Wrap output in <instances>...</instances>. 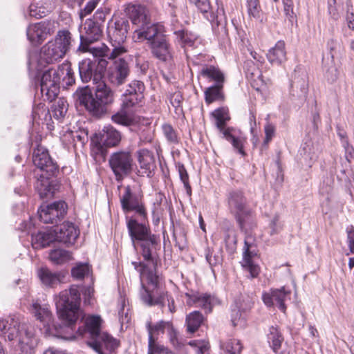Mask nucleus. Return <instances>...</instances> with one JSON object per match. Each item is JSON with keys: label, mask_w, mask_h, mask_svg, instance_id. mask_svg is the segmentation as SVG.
<instances>
[{"label": "nucleus", "mask_w": 354, "mask_h": 354, "mask_svg": "<svg viewBox=\"0 0 354 354\" xmlns=\"http://www.w3.org/2000/svg\"><path fill=\"white\" fill-rule=\"evenodd\" d=\"M48 10L45 8L38 7L35 4H31L28 8V13L31 17L40 19L46 16Z\"/></svg>", "instance_id": "bf43d9fd"}, {"label": "nucleus", "mask_w": 354, "mask_h": 354, "mask_svg": "<svg viewBox=\"0 0 354 354\" xmlns=\"http://www.w3.org/2000/svg\"><path fill=\"white\" fill-rule=\"evenodd\" d=\"M177 41L185 50L188 48H195L198 44V36L188 30H180L175 31Z\"/></svg>", "instance_id": "72a5a7b5"}, {"label": "nucleus", "mask_w": 354, "mask_h": 354, "mask_svg": "<svg viewBox=\"0 0 354 354\" xmlns=\"http://www.w3.org/2000/svg\"><path fill=\"white\" fill-rule=\"evenodd\" d=\"M253 248L251 244H249L248 241H245L241 263L245 270L250 273L251 278H256L259 274L260 268L252 261V258L257 255Z\"/></svg>", "instance_id": "bb28decb"}, {"label": "nucleus", "mask_w": 354, "mask_h": 354, "mask_svg": "<svg viewBox=\"0 0 354 354\" xmlns=\"http://www.w3.org/2000/svg\"><path fill=\"white\" fill-rule=\"evenodd\" d=\"M248 12L250 17L262 21V10L259 0H246Z\"/></svg>", "instance_id": "a18cd8bd"}, {"label": "nucleus", "mask_w": 354, "mask_h": 354, "mask_svg": "<svg viewBox=\"0 0 354 354\" xmlns=\"http://www.w3.org/2000/svg\"><path fill=\"white\" fill-rule=\"evenodd\" d=\"M108 62L94 55V58L85 59L79 63V73L84 83L91 81L97 84L94 92L88 86L79 88L74 93L76 101L93 115L100 117L107 111L114 101V93L104 82H101Z\"/></svg>", "instance_id": "f257e3e1"}, {"label": "nucleus", "mask_w": 354, "mask_h": 354, "mask_svg": "<svg viewBox=\"0 0 354 354\" xmlns=\"http://www.w3.org/2000/svg\"><path fill=\"white\" fill-rule=\"evenodd\" d=\"M268 342L271 344L273 350L277 351L281 346L283 338L277 328L272 326L268 335Z\"/></svg>", "instance_id": "49530a36"}, {"label": "nucleus", "mask_w": 354, "mask_h": 354, "mask_svg": "<svg viewBox=\"0 0 354 354\" xmlns=\"http://www.w3.org/2000/svg\"><path fill=\"white\" fill-rule=\"evenodd\" d=\"M121 140V136L118 131L111 126L104 127L100 133V144L109 147L117 146Z\"/></svg>", "instance_id": "2f4dec72"}, {"label": "nucleus", "mask_w": 354, "mask_h": 354, "mask_svg": "<svg viewBox=\"0 0 354 354\" xmlns=\"http://www.w3.org/2000/svg\"><path fill=\"white\" fill-rule=\"evenodd\" d=\"M240 230L248 232L257 226V219L254 212L250 207L234 216Z\"/></svg>", "instance_id": "cd10ccee"}, {"label": "nucleus", "mask_w": 354, "mask_h": 354, "mask_svg": "<svg viewBox=\"0 0 354 354\" xmlns=\"http://www.w3.org/2000/svg\"><path fill=\"white\" fill-rule=\"evenodd\" d=\"M221 346L225 354H240L242 350V346L238 339H230Z\"/></svg>", "instance_id": "de8ad7c7"}, {"label": "nucleus", "mask_w": 354, "mask_h": 354, "mask_svg": "<svg viewBox=\"0 0 354 354\" xmlns=\"http://www.w3.org/2000/svg\"><path fill=\"white\" fill-rule=\"evenodd\" d=\"M324 77L328 82L334 83L338 78V71L335 64L330 62L328 65H324Z\"/></svg>", "instance_id": "8fccbe9b"}, {"label": "nucleus", "mask_w": 354, "mask_h": 354, "mask_svg": "<svg viewBox=\"0 0 354 354\" xmlns=\"http://www.w3.org/2000/svg\"><path fill=\"white\" fill-rule=\"evenodd\" d=\"M121 207L124 213L135 212L138 216L144 219L147 216V209L142 196L133 193L129 185L124 188L122 195L120 196Z\"/></svg>", "instance_id": "f8f14e48"}, {"label": "nucleus", "mask_w": 354, "mask_h": 354, "mask_svg": "<svg viewBox=\"0 0 354 354\" xmlns=\"http://www.w3.org/2000/svg\"><path fill=\"white\" fill-rule=\"evenodd\" d=\"M50 22L42 21L41 22L31 24L27 29V37L34 44L42 43L48 35H50Z\"/></svg>", "instance_id": "5701e85b"}, {"label": "nucleus", "mask_w": 354, "mask_h": 354, "mask_svg": "<svg viewBox=\"0 0 354 354\" xmlns=\"http://www.w3.org/2000/svg\"><path fill=\"white\" fill-rule=\"evenodd\" d=\"M147 328L148 330L149 335L154 336L158 333H164L165 329H167L170 331H174V327L172 323L170 322H166L161 320L154 325H152L150 322L147 324Z\"/></svg>", "instance_id": "79ce46f5"}, {"label": "nucleus", "mask_w": 354, "mask_h": 354, "mask_svg": "<svg viewBox=\"0 0 354 354\" xmlns=\"http://www.w3.org/2000/svg\"><path fill=\"white\" fill-rule=\"evenodd\" d=\"M333 192V181L328 180L326 183L323 182V184L320 186L319 193L324 196H326L328 200L332 196Z\"/></svg>", "instance_id": "e2e57ef3"}, {"label": "nucleus", "mask_w": 354, "mask_h": 354, "mask_svg": "<svg viewBox=\"0 0 354 354\" xmlns=\"http://www.w3.org/2000/svg\"><path fill=\"white\" fill-rule=\"evenodd\" d=\"M191 3H194L205 17L212 23L213 30L218 39L225 41L227 39L228 33L223 6L220 7L217 3L216 15H215L210 11L212 8L209 0H195Z\"/></svg>", "instance_id": "1a4fd4ad"}, {"label": "nucleus", "mask_w": 354, "mask_h": 354, "mask_svg": "<svg viewBox=\"0 0 354 354\" xmlns=\"http://www.w3.org/2000/svg\"><path fill=\"white\" fill-rule=\"evenodd\" d=\"M284 12L289 21H292L296 19V13L294 11V5L292 0H282Z\"/></svg>", "instance_id": "052dcab7"}, {"label": "nucleus", "mask_w": 354, "mask_h": 354, "mask_svg": "<svg viewBox=\"0 0 354 354\" xmlns=\"http://www.w3.org/2000/svg\"><path fill=\"white\" fill-rule=\"evenodd\" d=\"M118 45V46H115L113 50L110 51L109 48L103 44L101 48H93V55L101 57L102 58L107 57L109 59H115L117 57L127 52L124 47L122 46L120 44Z\"/></svg>", "instance_id": "f704fd0d"}, {"label": "nucleus", "mask_w": 354, "mask_h": 354, "mask_svg": "<svg viewBox=\"0 0 354 354\" xmlns=\"http://www.w3.org/2000/svg\"><path fill=\"white\" fill-rule=\"evenodd\" d=\"M130 24L127 19H116L113 26L107 28L109 37L116 44H121L126 40Z\"/></svg>", "instance_id": "b1692460"}, {"label": "nucleus", "mask_w": 354, "mask_h": 354, "mask_svg": "<svg viewBox=\"0 0 354 354\" xmlns=\"http://www.w3.org/2000/svg\"><path fill=\"white\" fill-rule=\"evenodd\" d=\"M206 260L209 263V264L213 267L215 266L222 261V258L219 254H213L212 252L209 251L206 254Z\"/></svg>", "instance_id": "69168bd1"}, {"label": "nucleus", "mask_w": 354, "mask_h": 354, "mask_svg": "<svg viewBox=\"0 0 354 354\" xmlns=\"http://www.w3.org/2000/svg\"><path fill=\"white\" fill-rule=\"evenodd\" d=\"M224 241L226 249L232 252L236 249L237 242L235 232L233 230H227L224 236Z\"/></svg>", "instance_id": "6e6d98bb"}, {"label": "nucleus", "mask_w": 354, "mask_h": 354, "mask_svg": "<svg viewBox=\"0 0 354 354\" xmlns=\"http://www.w3.org/2000/svg\"><path fill=\"white\" fill-rule=\"evenodd\" d=\"M223 85H212L207 88L204 92L206 104H210L215 101L223 100Z\"/></svg>", "instance_id": "58836bf2"}, {"label": "nucleus", "mask_w": 354, "mask_h": 354, "mask_svg": "<svg viewBox=\"0 0 354 354\" xmlns=\"http://www.w3.org/2000/svg\"><path fill=\"white\" fill-rule=\"evenodd\" d=\"M147 220V217H140V222L133 217L127 218V227L134 248L139 247L143 259L154 263L156 251L160 248V238L152 234Z\"/></svg>", "instance_id": "f03ea898"}, {"label": "nucleus", "mask_w": 354, "mask_h": 354, "mask_svg": "<svg viewBox=\"0 0 354 354\" xmlns=\"http://www.w3.org/2000/svg\"><path fill=\"white\" fill-rule=\"evenodd\" d=\"M201 74L210 81H214V85H223L225 82V77L223 73L217 68L213 66H209L203 68Z\"/></svg>", "instance_id": "4c0bfd02"}, {"label": "nucleus", "mask_w": 354, "mask_h": 354, "mask_svg": "<svg viewBox=\"0 0 354 354\" xmlns=\"http://www.w3.org/2000/svg\"><path fill=\"white\" fill-rule=\"evenodd\" d=\"M30 310L37 320L43 323L44 326L50 324L52 314L48 305L41 304L37 301L32 303Z\"/></svg>", "instance_id": "7c9ffc66"}, {"label": "nucleus", "mask_w": 354, "mask_h": 354, "mask_svg": "<svg viewBox=\"0 0 354 354\" xmlns=\"http://www.w3.org/2000/svg\"><path fill=\"white\" fill-rule=\"evenodd\" d=\"M134 268L139 271L141 279L146 277L147 281V287L142 283V290L140 297L144 303L148 306H163L165 296L167 293L162 290L159 286L158 276L156 274L155 266L153 270H149L147 266L142 262H132Z\"/></svg>", "instance_id": "39448f33"}, {"label": "nucleus", "mask_w": 354, "mask_h": 354, "mask_svg": "<svg viewBox=\"0 0 354 354\" xmlns=\"http://www.w3.org/2000/svg\"><path fill=\"white\" fill-rule=\"evenodd\" d=\"M151 54L154 57L163 62L173 60V50L166 36L154 40L149 45Z\"/></svg>", "instance_id": "4be33fe9"}, {"label": "nucleus", "mask_w": 354, "mask_h": 354, "mask_svg": "<svg viewBox=\"0 0 354 354\" xmlns=\"http://www.w3.org/2000/svg\"><path fill=\"white\" fill-rule=\"evenodd\" d=\"M308 91V76L299 67L295 69L291 79L290 93L293 96L305 98Z\"/></svg>", "instance_id": "aec40b11"}, {"label": "nucleus", "mask_w": 354, "mask_h": 354, "mask_svg": "<svg viewBox=\"0 0 354 354\" xmlns=\"http://www.w3.org/2000/svg\"><path fill=\"white\" fill-rule=\"evenodd\" d=\"M71 43V32L58 31L55 39L48 41L41 49L40 58L46 64H53L62 59L69 50Z\"/></svg>", "instance_id": "6e6552de"}, {"label": "nucleus", "mask_w": 354, "mask_h": 354, "mask_svg": "<svg viewBox=\"0 0 354 354\" xmlns=\"http://www.w3.org/2000/svg\"><path fill=\"white\" fill-rule=\"evenodd\" d=\"M163 134L167 140L170 143H177L178 142V135L171 124H164L162 126Z\"/></svg>", "instance_id": "4d7b16f0"}, {"label": "nucleus", "mask_w": 354, "mask_h": 354, "mask_svg": "<svg viewBox=\"0 0 354 354\" xmlns=\"http://www.w3.org/2000/svg\"><path fill=\"white\" fill-rule=\"evenodd\" d=\"M129 74V64L121 58L115 60L109 68L106 78L113 86L118 87L127 82Z\"/></svg>", "instance_id": "f3484780"}, {"label": "nucleus", "mask_w": 354, "mask_h": 354, "mask_svg": "<svg viewBox=\"0 0 354 354\" xmlns=\"http://www.w3.org/2000/svg\"><path fill=\"white\" fill-rule=\"evenodd\" d=\"M169 100L171 104L174 107L175 112L176 113H181L183 111L182 103L183 100L181 93L180 91H175L171 93L169 96Z\"/></svg>", "instance_id": "5fc2aeb1"}, {"label": "nucleus", "mask_w": 354, "mask_h": 354, "mask_svg": "<svg viewBox=\"0 0 354 354\" xmlns=\"http://www.w3.org/2000/svg\"><path fill=\"white\" fill-rule=\"evenodd\" d=\"M32 161L34 165L40 169V174L56 176L59 172V167L50 156L47 149L38 147L34 150Z\"/></svg>", "instance_id": "2eb2a0df"}, {"label": "nucleus", "mask_w": 354, "mask_h": 354, "mask_svg": "<svg viewBox=\"0 0 354 354\" xmlns=\"http://www.w3.org/2000/svg\"><path fill=\"white\" fill-rule=\"evenodd\" d=\"M0 336L10 342L18 338V348L22 354L31 353L37 342L32 326L21 322L16 317L0 320Z\"/></svg>", "instance_id": "7ed1b4c3"}, {"label": "nucleus", "mask_w": 354, "mask_h": 354, "mask_svg": "<svg viewBox=\"0 0 354 354\" xmlns=\"http://www.w3.org/2000/svg\"><path fill=\"white\" fill-rule=\"evenodd\" d=\"M264 131L266 137L263 141V146L266 147L270 142L272 137L274 136L275 127L272 124L267 122L264 127Z\"/></svg>", "instance_id": "0e129e2a"}, {"label": "nucleus", "mask_w": 354, "mask_h": 354, "mask_svg": "<svg viewBox=\"0 0 354 354\" xmlns=\"http://www.w3.org/2000/svg\"><path fill=\"white\" fill-rule=\"evenodd\" d=\"M55 241L54 230L53 232H39L32 238V244L35 248H46Z\"/></svg>", "instance_id": "e433bc0d"}, {"label": "nucleus", "mask_w": 354, "mask_h": 354, "mask_svg": "<svg viewBox=\"0 0 354 354\" xmlns=\"http://www.w3.org/2000/svg\"><path fill=\"white\" fill-rule=\"evenodd\" d=\"M213 116L216 119V124L219 130H223L225 128L226 122L230 119L226 112L223 109H217L213 113Z\"/></svg>", "instance_id": "864d4df0"}, {"label": "nucleus", "mask_w": 354, "mask_h": 354, "mask_svg": "<svg viewBox=\"0 0 354 354\" xmlns=\"http://www.w3.org/2000/svg\"><path fill=\"white\" fill-rule=\"evenodd\" d=\"M342 146L345 150L346 159L350 162L354 158V148L349 144L348 140L343 141Z\"/></svg>", "instance_id": "338daca9"}, {"label": "nucleus", "mask_w": 354, "mask_h": 354, "mask_svg": "<svg viewBox=\"0 0 354 354\" xmlns=\"http://www.w3.org/2000/svg\"><path fill=\"white\" fill-rule=\"evenodd\" d=\"M38 277L44 286L50 288L59 284L64 278L61 272H53L47 268H41L38 270Z\"/></svg>", "instance_id": "c756f323"}, {"label": "nucleus", "mask_w": 354, "mask_h": 354, "mask_svg": "<svg viewBox=\"0 0 354 354\" xmlns=\"http://www.w3.org/2000/svg\"><path fill=\"white\" fill-rule=\"evenodd\" d=\"M67 204L63 201H56L46 205H41L38 210L39 217L44 223L57 224L66 214Z\"/></svg>", "instance_id": "ddd939ff"}, {"label": "nucleus", "mask_w": 354, "mask_h": 354, "mask_svg": "<svg viewBox=\"0 0 354 354\" xmlns=\"http://www.w3.org/2000/svg\"><path fill=\"white\" fill-rule=\"evenodd\" d=\"M291 291L281 287V288L271 289L269 292H263L262 299L268 307H272L276 305L278 308L285 313L286 306L285 302L290 299Z\"/></svg>", "instance_id": "a211bd4d"}, {"label": "nucleus", "mask_w": 354, "mask_h": 354, "mask_svg": "<svg viewBox=\"0 0 354 354\" xmlns=\"http://www.w3.org/2000/svg\"><path fill=\"white\" fill-rule=\"evenodd\" d=\"M49 259L53 263L60 265L68 262L72 259V254L68 250L58 248L50 251Z\"/></svg>", "instance_id": "a19ab883"}, {"label": "nucleus", "mask_w": 354, "mask_h": 354, "mask_svg": "<svg viewBox=\"0 0 354 354\" xmlns=\"http://www.w3.org/2000/svg\"><path fill=\"white\" fill-rule=\"evenodd\" d=\"M228 204L230 212L234 216L249 207L246 198L240 191H232L230 193Z\"/></svg>", "instance_id": "c85d7f7f"}, {"label": "nucleus", "mask_w": 354, "mask_h": 354, "mask_svg": "<svg viewBox=\"0 0 354 354\" xmlns=\"http://www.w3.org/2000/svg\"><path fill=\"white\" fill-rule=\"evenodd\" d=\"M165 36L166 35H164L163 26L158 24L151 23L149 20L146 24L134 30L132 38L135 42L147 40L150 44L154 40H158Z\"/></svg>", "instance_id": "dca6fc26"}, {"label": "nucleus", "mask_w": 354, "mask_h": 354, "mask_svg": "<svg viewBox=\"0 0 354 354\" xmlns=\"http://www.w3.org/2000/svg\"><path fill=\"white\" fill-rule=\"evenodd\" d=\"M90 272V267L87 263H80L71 270L72 276L77 279H82Z\"/></svg>", "instance_id": "603ef678"}, {"label": "nucleus", "mask_w": 354, "mask_h": 354, "mask_svg": "<svg viewBox=\"0 0 354 354\" xmlns=\"http://www.w3.org/2000/svg\"><path fill=\"white\" fill-rule=\"evenodd\" d=\"M167 348L156 342L154 336L149 335L148 354H159L167 352Z\"/></svg>", "instance_id": "3c124183"}, {"label": "nucleus", "mask_w": 354, "mask_h": 354, "mask_svg": "<svg viewBox=\"0 0 354 354\" xmlns=\"http://www.w3.org/2000/svg\"><path fill=\"white\" fill-rule=\"evenodd\" d=\"M69 86L75 83L74 72L69 62L59 65L57 69L45 71L41 78L40 91L44 101H53L59 92L60 80Z\"/></svg>", "instance_id": "20e7f679"}, {"label": "nucleus", "mask_w": 354, "mask_h": 354, "mask_svg": "<svg viewBox=\"0 0 354 354\" xmlns=\"http://www.w3.org/2000/svg\"><path fill=\"white\" fill-rule=\"evenodd\" d=\"M84 32L80 35V45L79 50L86 52L90 51L93 53L94 48H90L89 45L100 39L103 32V26L97 22L88 19L84 24Z\"/></svg>", "instance_id": "4468645a"}, {"label": "nucleus", "mask_w": 354, "mask_h": 354, "mask_svg": "<svg viewBox=\"0 0 354 354\" xmlns=\"http://www.w3.org/2000/svg\"><path fill=\"white\" fill-rule=\"evenodd\" d=\"M204 321V317L202 313L198 310H194L186 316L187 330L189 333H194L201 326Z\"/></svg>", "instance_id": "c9c22d12"}, {"label": "nucleus", "mask_w": 354, "mask_h": 354, "mask_svg": "<svg viewBox=\"0 0 354 354\" xmlns=\"http://www.w3.org/2000/svg\"><path fill=\"white\" fill-rule=\"evenodd\" d=\"M133 114L121 106L120 111L111 116V120L115 124L128 127L134 122Z\"/></svg>", "instance_id": "ea45409f"}, {"label": "nucleus", "mask_w": 354, "mask_h": 354, "mask_svg": "<svg viewBox=\"0 0 354 354\" xmlns=\"http://www.w3.org/2000/svg\"><path fill=\"white\" fill-rule=\"evenodd\" d=\"M80 301V291L76 285L62 291L55 298L58 316L69 327L74 325L79 318Z\"/></svg>", "instance_id": "423d86ee"}, {"label": "nucleus", "mask_w": 354, "mask_h": 354, "mask_svg": "<svg viewBox=\"0 0 354 354\" xmlns=\"http://www.w3.org/2000/svg\"><path fill=\"white\" fill-rule=\"evenodd\" d=\"M101 317L97 315L88 317L85 321L86 330L91 338L88 345L98 353L108 349L118 348L120 346L119 340L101 331Z\"/></svg>", "instance_id": "0eeeda50"}, {"label": "nucleus", "mask_w": 354, "mask_h": 354, "mask_svg": "<svg viewBox=\"0 0 354 354\" xmlns=\"http://www.w3.org/2000/svg\"><path fill=\"white\" fill-rule=\"evenodd\" d=\"M125 12L133 25L140 28L150 20L147 9L141 5L128 4Z\"/></svg>", "instance_id": "a878e982"}, {"label": "nucleus", "mask_w": 354, "mask_h": 354, "mask_svg": "<svg viewBox=\"0 0 354 354\" xmlns=\"http://www.w3.org/2000/svg\"><path fill=\"white\" fill-rule=\"evenodd\" d=\"M268 61L272 64L279 65L286 59V52L283 41H279L267 53Z\"/></svg>", "instance_id": "473e14b6"}, {"label": "nucleus", "mask_w": 354, "mask_h": 354, "mask_svg": "<svg viewBox=\"0 0 354 354\" xmlns=\"http://www.w3.org/2000/svg\"><path fill=\"white\" fill-rule=\"evenodd\" d=\"M109 8L106 7H100L95 11L91 20L97 22L100 26H103L102 24L104 22L106 17L109 13Z\"/></svg>", "instance_id": "13d9d810"}, {"label": "nucleus", "mask_w": 354, "mask_h": 354, "mask_svg": "<svg viewBox=\"0 0 354 354\" xmlns=\"http://www.w3.org/2000/svg\"><path fill=\"white\" fill-rule=\"evenodd\" d=\"M68 104L64 98H59L53 105L52 113L55 119L61 121L65 116Z\"/></svg>", "instance_id": "37998d69"}, {"label": "nucleus", "mask_w": 354, "mask_h": 354, "mask_svg": "<svg viewBox=\"0 0 354 354\" xmlns=\"http://www.w3.org/2000/svg\"><path fill=\"white\" fill-rule=\"evenodd\" d=\"M145 88L142 82L132 81L122 95L121 106L134 113L137 109L141 106L142 101L144 99Z\"/></svg>", "instance_id": "9b49d317"}, {"label": "nucleus", "mask_w": 354, "mask_h": 354, "mask_svg": "<svg viewBox=\"0 0 354 354\" xmlns=\"http://www.w3.org/2000/svg\"><path fill=\"white\" fill-rule=\"evenodd\" d=\"M138 162L142 168L150 170L153 162V156L147 149H142L138 151Z\"/></svg>", "instance_id": "c03bdc74"}, {"label": "nucleus", "mask_w": 354, "mask_h": 354, "mask_svg": "<svg viewBox=\"0 0 354 354\" xmlns=\"http://www.w3.org/2000/svg\"><path fill=\"white\" fill-rule=\"evenodd\" d=\"M347 232V243L351 253L354 254V227H348Z\"/></svg>", "instance_id": "774afa93"}, {"label": "nucleus", "mask_w": 354, "mask_h": 354, "mask_svg": "<svg viewBox=\"0 0 354 354\" xmlns=\"http://www.w3.org/2000/svg\"><path fill=\"white\" fill-rule=\"evenodd\" d=\"M35 183V188L41 198H48L53 196L57 190V185L52 179L55 176L39 174Z\"/></svg>", "instance_id": "393cba45"}, {"label": "nucleus", "mask_w": 354, "mask_h": 354, "mask_svg": "<svg viewBox=\"0 0 354 354\" xmlns=\"http://www.w3.org/2000/svg\"><path fill=\"white\" fill-rule=\"evenodd\" d=\"M98 4V0H91L81 9L79 12L80 18L82 19L84 17L90 15Z\"/></svg>", "instance_id": "680f3d73"}, {"label": "nucleus", "mask_w": 354, "mask_h": 354, "mask_svg": "<svg viewBox=\"0 0 354 354\" xmlns=\"http://www.w3.org/2000/svg\"><path fill=\"white\" fill-rule=\"evenodd\" d=\"M133 163L132 155L128 151L114 152L111 154L109 159V165L118 182H121L131 173Z\"/></svg>", "instance_id": "9d476101"}, {"label": "nucleus", "mask_w": 354, "mask_h": 354, "mask_svg": "<svg viewBox=\"0 0 354 354\" xmlns=\"http://www.w3.org/2000/svg\"><path fill=\"white\" fill-rule=\"evenodd\" d=\"M185 297L187 298V305L201 308L206 313H211L212 308L219 304V300L216 296L207 293H186Z\"/></svg>", "instance_id": "6ab92c4d"}, {"label": "nucleus", "mask_w": 354, "mask_h": 354, "mask_svg": "<svg viewBox=\"0 0 354 354\" xmlns=\"http://www.w3.org/2000/svg\"><path fill=\"white\" fill-rule=\"evenodd\" d=\"M55 241L62 243L67 246L75 243L80 231L73 223L65 222L54 230Z\"/></svg>", "instance_id": "412c9836"}, {"label": "nucleus", "mask_w": 354, "mask_h": 354, "mask_svg": "<svg viewBox=\"0 0 354 354\" xmlns=\"http://www.w3.org/2000/svg\"><path fill=\"white\" fill-rule=\"evenodd\" d=\"M180 180L183 183L186 192L189 196L192 195V187L189 182V175L184 165L178 163L176 165Z\"/></svg>", "instance_id": "09e8293b"}]
</instances>
